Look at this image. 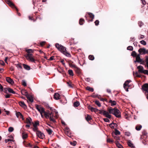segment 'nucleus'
Segmentation results:
<instances>
[{"instance_id":"f257e3e1","label":"nucleus","mask_w":148,"mask_h":148,"mask_svg":"<svg viewBox=\"0 0 148 148\" xmlns=\"http://www.w3.org/2000/svg\"><path fill=\"white\" fill-rule=\"evenodd\" d=\"M56 47L60 51L62 52L63 54L67 57H71L70 54L66 50L65 47L58 44L57 43L56 44Z\"/></svg>"},{"instance_id":"f03ea898","label":"nucleus","mask_w":148,"mask_h":148,"mask_svg":"<svg viewBox=\"0 0 148 148\" xmlns=\"http://www.w3.org/2000/svg\"><path fill=\"white\" fill-rule=\"evenodd\" d=\"M108 111L110 114H113L116 117L120 118L121 117L120 111L116 108H109L108 109Z\"/></svg>"},{"instance_id":"7ed1b4c3","label":"nucleus","mask_w":148,"mask_h":148,"mask_svg":"<svg viewBox=\"0 0 148 148\" xmlns=\"http://www.w3.org/2000/svg\"><path fill=\"white\" fill-rule=\"evenodd\" d=\"M45 117L47 119L49 118L50 120L53 122L55 123L56 122V121L53 118V115L52 113L50 112L49 111L48 112V113H45Z\"/></svg>"},{"instance_id":"20e7f679","label":"nucleus","mask_w":148,"mask_h":148,"mask_svg":"<svg viewBox=\"0 0 148 148\" xmlns=\"http://www.w3.org/2000/svg\"><path fill=\"white\" fill-rule=\"evenodd\" d=\"M27 60L31 62L36 63V60L34 58L33 55L31 53H28L25 56Z\"/></svg>"},{"instance_id":"39448f33","label":"nucleus","mask_w":148,"mask_h":148,"mask_svg":"<svg viewBox=\"0 0 148 148\" xmlns=\"http://www.w3.org/2000/svg\"><path fill=\"white\" fill-rule=\"evenodd\" d=\"M100 114H103L104 116L106 117L107 118H108L109 119H111V116L109 114V113H110L109 112H108L107 111L104 110H100Z\"/></svg>"},{"instance_id":"423d86ee","label":"nucleus","mask_w":148,"mask_h":148,"mask_svg":"<svg viewBox=\"0 0 148 148\" xmlns=\"http://www.w3.org/2000/svg\"><path fill=\"white\" fill-rule=\"evenodd\" d=\"M36 108L40 112V113H43L44 114V116H45V113H48L47 112H46L45 111L44 109L42 107L38 105H36Z\"/></svg>"},{"instance_id":"0eeeda50","label":"nucleus","mask_w":148,"mask_h":148,"mask_svg":"<svg viewBox=\"0 0 148 148\" xmlns=\"http://www.w3.org/2000/svg\"><path fill=\"white\" fill-rule=\"evenodd\" d=\"M39 124V122L38 121H36L34 123H33V126L34 127L33 128V130L35 132L38 131V126Z\"/></svg>"},{"instance_id":"6e6552de","label":"nucleus","mask_w":148,"mask_h":148,"mask_svg":"<svg viewBox=\"0 0 148 148\" xmlns=\"http://www.w3.org/2000/svg\"><path fill=\"white\" fill-rule=\"evenodd\" d=\"M36 134L39 138L41 139H43L44 138L45 135L44 134L39 131H38L36 132Z\"/></svg>"},{"instance_id":"1a4fd4ad","label":"nucleus","mask_w":148,"mask_h":148,"mask_svg":"<svg viewBox=\"0 0 148 148\" xmlns=\"http://www.w3.org/2000/svg\"><path fill=\"white\" fill-rule=\"evenodd\" d=\"M140 55H142L147 53V50L144 48H140L138 50Z\"/></svg>"},{"instance_id":"9d476101","label":"nucleus","mask_w":148,"mask_h":148,"mask_svg":"<svg viewBox=\"0 0 148 148\" xmlns=\"http://www.w3.org/2000/svg\"><path fill=\"white\" fill-rule=\"evenodd\" d=\"M131 82V81L130 80H127L125 81L123 84V87L126 90V91L127 92L128 91V88H127V86H129L128 84L129 83Z\"/></svg>"},{"instance_id":"9b49d317","label":"nucleus","mask_w":148,"mask_h":148,"mask_svg":"<svg viewBox=\"0 0 148 148\" xmlns=\"http://www.w3.org/2000/svg\"><path fill=\"white\" fill-rule=\"evenodd\" d=\"M6 2L12 8H15L14 4L10 0H5Z\"/></svg>"},{"instance_id":"f8f14e48","label":"nucleus","mask_w":148,"mask_h":148,"mask_svg":"<svg viewBox=\"0 0 148 148\" xmlns=\"http://www.w3.org/2000/svg\"><path fill=\"white\" fill-rule=\"evenodd\" d=\"M6 81L9 83L11 84H14V82L13 80L10 77H7L6 78Z\"/></svg>"},{"instance_id":"ddd939ff","label":"nucleus","mask_w":148,"mask_h":148,"mask_svg":"<svg viewBox=\"0 0 148 148\" xmlns=\"http://www.w3.org/2000/svg\"><path fill=\"white\" fill-rule=\"evenodd\" d=\"M143 89L145 91L148 92V84H145L142 86Z\"/></svg>"},{"instance_id":"4468645a","label":"nucleus","mask_w":148,"mask_h":148,"mask_svg":"<svg viewBox=\"0 0 148 148\" xmlns=\"http://www.w3.org/2000/svg\"><path fill=\"white\" fill-rule=\"evenodd\" d=\"M136 57V60L135 61V62H142V60L141 59L140 57V55L138 54L137 55Z\"/></svg>"},{"instance_id":"2eb2a0df","label":"nucleus","mask_w":148,"mask_h":148,"mask_svg":"<svg viewBox=\"0 0 148 148\" xmlns=\"http://www.w3.org/2000/svg\"><path fill=\"white\" fill-rule=\"evenodd\" d=\"M26 96L27 99L29 101L32 102L34 101L33 99L32 96L28 94H26Z\"/></svg>"},{"instance_id":"dca6fc26","label":"nucleus","mask_w":148,"mask_h":148,"mask_svg":"<svg viewBox=\"0 0 148 148\" xmlns=\"http://www.w3.org/2000/svg\"><path fill=\"white\" fill-rule=\"evenodd\" d=\"M65 132L66 134L68 136L70 137H71V134H70V132L69 129H65Z\"/></svg>"},{"instance_id":"f3484780","label":"nucleus","mask_w":148,"mask_h":148,"mask_svg":"<svg viewBox=\"0 0 148 148\" xmlns=\"http://www.w3.org/2000/svg\"><path fill=\"white\" fill-rule=\"evenodd\" d=\"M16 115L17 117L20 118L22 119L23 120H24L23 116L22 114L19 112H17L16 113Z\"/></svg>"},{"instance_id":"a211bd4d","label":"nucleus","mask_w":148,"mask_h":148,"mask_svg":"<svg viewBox=\"0 0 148 148\" xmlns=\"http://www.w3.org/2000/svg\"><path fill=\"white\" fill-rule=\"evenodd\" d=\"M54 99L56 100L60 99V95L58 93H56L54 95Z\"/></svg>"},{"instance_id":"6ab92c4d","label":"nucleus","mask_w":148,"mask_h":148,"mask_svg":"<svg viewBox=\"0 0 148 148\" xmlns=\"http://www.w3.org/2000/svg\"><path fill=\"white\" fill-rule=\"evenodd\" d=\"M9 137L10 138L5 139V142L6 143H7L9 141L10 142H14V140H13V138L12 136H9Z\"/></svg>"},{"instance_id":"aec40b11","label":"nucleus","mask_w":148,"mask_h":148,"mask_svg":"<svg viewBox=\"0 0 148 148\" xmlns=\"http://www.w3.org/2000/svg\"><path fill=\"white\" fill-rule=\"evenodd\" d=\"M19 104L21 107L24 109L26 108V106L23 102L21 101L19 102Z\"/></svg>"},{"instance_id":"412c9836","label":"nucleus","mask_w":148,"mask_h":148,"mask_svg":"<svg viewBox=\"0 0 148 148\" xmlns=\"http://www.w3.org/2000/svg\"><path fill=\"white\" fill-rule=\"evenodd\" d=\"M137 69H138V71L139 72L142 73L143 72L144 69L142 66L140 65L138 66Z\"/></svg>"},{"instance_id":"4be33fe9","label":"nucleus","mask_w":148,"mask_h":148,"mask_svg":"<svg viewBox=\"0 0 148 148\" xmlns=\"http://www.w3.org/2000/svg\"><path fill=\"white\" fill-rule=\"evenodd\" d=\"M128 145L131 148H134V144L132 143L131 142V141L130 140H129L128 141L127 143Z\"/></svg>"},{"instance_id":"5701e85b","label":"nucleus","mask_w":148,"mask_h":148,"mask_svg":"<svg viewBox=\"0 0 148 148\" xmlns=\"http://www.w3.org/2000/svg\"><path fill=\"white\" fill-rule=\"evenodd\" d=\"M32 120L30 118H27L26 120V123L28 124H31V123Z\"/></svg>"},{"instance_id":"b1692460","label":"nucleus","mask_w":148,"mask_h":148,"mask_svg":"<svg viewBox=\"0 0 148 148\" xmlns=\"http://www.w3.org/2000/svg\"><path fill=\"white\" fill-rule=\"evenodd\" d=\"M109 102L111 103L112 106H115L116 104V102L115 101H112L110 100L109 101Z\"/></svg>"},{"instance_id":"393cba45","label":"nucleus","mask_w":148,"mask_h":148,"mask_svg":"<svg viewBox=\"0 0 148 148\" xmlns=\"http://www.w3.org/2000/svg\"><path fill=\"white\" fill-rule=\"evenodd\" d=\"M23 65L25 69L27 70H29L30 69V68L29 66L25 64H23Z\"/></svg>"},{"instance_id":"a878e982","label":"nucleus","mask_w":148,"mask_h":148,"mask_svg":"<svg viewBox=\"0 0 148 148\" xmlns=\"http://www.w3.org/2000/svg\"><path fill=\"white\" fill-rule=\"evenodd\" d=\"M6 89L10 93H11L12 94H15V92L12 89L10 88H6L5 89V90Z\"/></svg>"},{"instance_id":"bb28decb","label":"nucleus","mask_w":148,"mask_h":148,"mask_svg":"<svg viewBox=\"0 0 148 148\" xmlns=\"http://www.w3.org/2000/svg\"><path fill=\"white\" fill-rule=\"evenodd\" d=\"M115 144L116 146L119 148H123L122 145L119 143L117 141H115Z\"/></svg>"},{"instance_id":"cd10ccee","label":"nucleus","mask_w":148,"mask_h":148,"mask_svg":"<svg viewBox=\"0 0 148 148\" xmlns=\"http://www.w3.org/2000/svg\"><path fill=\"white\" fill-rule=\"evenodd\" d=\"M22 137L23 139L26 138L28 137V135L27 134L23 133L22 134Z\"/></svg>"},{"instance_id":"c85d7f7f","label":"nucleus","mask_w":148,"mask_h":148,"mask_svg":"<svg viewBox=\"0 0 148 148\" xmlns=\"http://www.w3.org/2000/svg\"><path fill=\"white\" fill-rule=\"evenodd\" d=\"M88 15L90 16V17L92 18V20L91 21H93V19H94V15L91 13H88Z\"/></svg>"},{"instance_id":"c756f323","label":"nucleus","mask_w":148,"mask_h":148,"mask_svg":"<svg viewBox=\"0 0 148 148\" xmlns=\"http://www.w3.org/2000/svg\"><path fill=\"white\" fill-rule=\"evenodd\" d=\"M86 90L92 92L94 91V89L92 88H90L89 86H87L86 88Z\"/></svg>"},{"instance_id":"7c9ffc66","label":"nucleus","mask_w":148,"mask_h":148,"mask_svg":"<svg viewBox=\"0 0 148 148\" xmlns=\"http://www.w3.org/2000/svg\"><path fill=\"white\" fill-rule=\"evenodd\" d=\"M86 119L87 121H89L92 119L91 117L89 115L87 114L86 117Z\"/></svg>"},{"instance_id":"2f4dec72","label":"nucleus","mask_w":148,"mask_h":148,"mask_svg":"<svg viewBox=\"0 0 148 148\" xmlns=\"http://www.w3.org/2000/svg\"><path fill=\"white\" fill-rule=\"evenodd\" d=\"M114 133H112V135L113 136V137H114V139L116 140H118L119 139V136H117V135H114Z\"/></svg>"},{"instance_id":"473e14b6","label":"nucleus","mask_w":148,"mask_h":148,"mask_svg":"<svg viewBox=\"0 0 148 148\" xmlns=\"http://www.w3.org/2000/svg\"><path fill=\"white\" fill-rule=\"evenodd\" d=\"M116 125V124L113 123H112L109 125L110 127L112 129L114 128V127Z\"/></svg>"},{"instance_id":"72a5a7b5","label":"nucleus","mask_w":148,"mask_h":148,"mask_svg":"<svg viewBox=\"0 0 148 148\" xmlns=\"http://www.w3.org/2000/svg\"><path fill=\"white\" fill-rule=\"evenodd\" d=\"M80 105L79 102L78 101L75 102L74 103V107H77L79 106Z\"/></svg>"},{"instance_id":"f704fd0d","label":"nucleus","mask_w":148,"mask_h":148,"mask_svg":"<svg viewBox=\"0 0 148 148\" xmlns=\"http://www.w3.org/2000/svg\"><path fill=\"white\" fill-rule=\"evenodd\" d=\"M114 133V135H120V132L116 129L115 130V133Z\"/></svg>"},{"instance_id":"c9c22d12","label":"nucleus","mask_w":148,"mask_h":148,"mask_svg":"<svg viewBox=\"0 0 148 148\" xmlns=\"http://www.w3.org/2000/svg\"><path fill=\"white\" fill-rule=\"evenodd\" d=\"M75 71L77 73L80 74L81 73L80 69L79 68L76 67Z\"/></svg>"},{"instance_id":"e433bc0d","label":"nucleus","mask_w":148,"mask_h":148,"mask_svg":"<svg viewBox=\"0 0 148 148\" xmlns=\"http://www.w3.org/2000/svg\"><path fill=\"white\" fill-rule=\"evenodd\" d=\"M26 51L28 53H33L34 51V50L32 49H28L26 50Z\"/></svg>"},{"instance_id":"4c0bfd02","label":"nucleus","mask_w":148,"mask_h":148,"mask_svg":"<svg viewBox=\"0 0 148 148\" xmlns=\"http://www.w3.org/2000/svg\"><path fill=\"white\" fill-rule=\"evenodd\" d=\"M21 93H22V94L23 95H25V96H26V94H28V93L25 90H22L21 91Z\"/></svg>"},{"instance_id":"58836bf2","label":"nucleus","mask_w":148,"mask_h":148,"mask_svg":"<svg viewBox=\"0 0 148 148\" xmlns=\"http://www.w3.org/2000/svg\"><path fill=\"white\" fill-rule=\"evenodd\" d=\"M142 127L141 125H137L136 127V129L138 131H139L140 130Z\"/></svg>"},{"instance_id":"ea45409f","label":"nucleus","mask_w":148,"mask_h":148,"mask_svg":"<svg viewBox=\"0 0 148 148\" xmlns=\"http://www.w3.org/2000/svg\"><path fill=\"white\" fill-rule=\"evenodd\" d=\"M68 73L69 75L71 76H73V71L72 70H68Z\"/></svg>"},{"instance_id":"a19ab883","label":"nucleus","mask_w":148,"mask_h":148,"mask_svg":"<svg viewBox=\"0 0 148 148\" xmlns=\"http://www.w3.org/2000/svg\"><path fill=\"white\" fill-rule=\"evenodd\" d=\"M84 20L82 18H81L79 20V24L80 25H82L83 24V22H84Z\"/></svg>"},{"instance_id":"79ce46f5","label":"nucleus","mask_w":148,"mask_h":148,"mask_svg":"<svg viewBox=\"0 0 148 148\" xmlns=\"http://www.w3.org/2000/svg\"><path fill=\"white\" fill-rule=\"evenodd\" d=\"M136 53L135 51H133L131 53V56L133 57H136L137 56Z\"/></svg>"},{"instance_id":"37998d69","label":"nucleus","mask_w":148,"mask_h":148,"mask_svg":"<svg viewBox=\"0 0 148 148\" xmlns=\"http://www.w3.org/2000/svg\"><path fill=\"white\" fill-rule=\"evenodd\" d=\"M88 58L90 60H92L94 59V57L93 55H90L88 56Z\"/></svg>"},{"instance_id":"c03bdc74","label":"nucleus","mask_w":148,"mask_h":148,"mask_svg":"<svg viewBox=\"0 0 148 148\" xmlns=\"http://www.w3.org/2000/svg\"><path fill=\"white\" fill-rule=\"evenodd\" d=\"M95 103L99 107H100L101 106V104L100 102L98 101H96L95 102Z\"/></svg>"},{"instance_id":"a18cd8bd","label":"nucleus","mask_w":148,"mask_h":148,"mask_svg":"<svg viewBox=\"0 0 148 148\" xmlns=\"http://www.w3.org/2000/svg\"><path fill=\"white\" fill-rule=\"evenodd\" d=\"M47 132L48 133L50 134L51 135L52 133V131L50 129H48L47 130Z\"/></svg>"},{"instance_id":"49530a36","label":"nucleus","mask_w":148,"mask_h":148,"mask_svg":"<svg viewBox=\"0 0 148 148\" xmlns=\"http://www.w3.org/2000/svg\"><path fill=\"white\" fill-rule=\"evenodd\" d=\"M138 25L140 27H141L143 25L144 23L141 21H139L138 22Z\"/></svg>"},{"instance_id":"de8ad7c7","label":"nucleus","mask_w":148,"mask_h":148,"mask_svg":"<svg viewBox=\"0 0 148 148\" xmlns=\"http://www.w3.org/2000/svg\"><path fill=\"white\" fill-rule=\"evenodd\" d=\"M8 131L10 132H12L14 130V128L12 127H10L8 130Z\"/></svg>"},{"instance_id":"09e8293b","label":"nucleus","mask_w":148,"mask_h":148,"mask_svg":"<svg viewBox=\"0 0 148 148\" xmlns=\"http://www.w3.org/2000/svg\"><path fill=\"white\" fill-rule=\"evenodd\" d=\"M127 49L128 50H129L130 51H132L133 50V47H132L131 46H129L127 47Z\"/></svg>"},{"instance_id":"8fccbe9b","label":"nucleus","mask_w":148,"mask_h":148,"mask_svg":"<svg viewBox=\"0 0 148 148\" xmlns=\"http://www.w3.org/2000/svg\"><path fill=\"white\" fill-rule=\"evenodd\" d=\"M67 83L69 87L71 88H73V86H72V84L71 83V82H67Z\"/></svg>"},{"instance_id":"3c124183","label":"nucleus","mask_w":148,"mask_h":148,"mask_svg":"<svg viewBox=\"0 0 148 148\" xmlns=\"http://www.w3.org/2000/svg\"><path fill=\"white\" fill-rule=\"evenodd\" d=\"M76 143L75 141H73V142H70V144L72 145L75 146L76 145Z\"/></svg>"},{"instance_id":"603ef678","label":"nucleus","mask_w":148,"mask_h":148,"mask_svg":"<svg viewBox=\"0 0 148 148\" xmlns=\"http://www.w3.org/2000/svg\"><path fill=\"white\" fill-rule=\"evenodd\" d=\"M140 42L142 45H145L146 44V42L144 40H142L140 41Z\"/></svg>"},{"instance_id":"864d4df0","label":"nucleus","mask_w":148,"mask_h":148,"mask_svg":"<svg viewBox=\"0 0 148 148\" xmlns=\"http://www.w3.org/2000/svg\"><path fill=\"white\" fill-rule=\"evenodd\" d=\"M22 85L24 86H27V84L26 82L24 80H22Z\"/></svg>"},{"instance_id":"5fc2aeb1","label":"nucleus","mask_w":148,"mask_h":148,"mask_svg":"<svg viewBox=\"0 0 148 148\" xmlns=\"http://www.w3.org/2000/svg\"><path fill=\"white\" fill-rule=\"evenodd\" d=\"M107 141L110 143H112L113 142V140L111 139L110 138H108L107 139Z\"/></svg>"},{"instance_id":"6e6d98bb","label":"nucleus","mask_w":148,"mask_h":148,"mask_svg":"<svg viewBox=\"0 0 148 148\" xmlns=\"http://www.w3.org/2000/svg\"><path fill=\"white\" fill-rule=\"evenodd\" d=\"M142 73L146 74L148 75V71L147 70H144L143 72Z\"/></svg>"},{"instance_id":"4d7b16f0","label":"nucleus","mask_w":148,"mask_h":148,"mask_svg":"<svg viewBox=\"0 0 148 148\" xmlns=\"http://www.w3.org/2000/svg\"><path fill=\"white\" fill-rule=\"evenodd\" d=\"M17 67L18 69H21L22 68V66L20 64H18Z\"/></svg>"},{"instance_id":"13d9d810","label":"nucleus","mask_w":148,"mask_h":148,"mask_svg":"<svg viewBox=\"0 0 148 148\" xmlns=\"http://www.w3.org/2000/svg\"><path fill=\"white\" fill-rule=\"evenodd\" d=\"M103 119L104 121L105 122H109L110 121V120L108 118H104Z\"/></svg>"},{"instance_id":"bf43d9fd","label":"nucleus","mask_w":148,"mask_h":148,"mask_svg":"<svg viewBox=\"0 0 148 148\" xmlns=\"http://www.w3.org/2000/svg\"><path fill=\"white\" fill-rule=\"evenodd\" d=\"M98 110L96 108H93L92 109V111L94 112H97Z\"/></svg>"},{"instance_id":"052dcab7","label":"nucleus","mask_w":148,"mask_h":148,"mask_svg":"<svg viewBox=\"0 0 148 148\" xmlns=\"http://www.w3.org/2000/svg\"><path fill=\"white\" fill-rule=\"evenodd\" d=\"M99 21L98 20H97L95 22V25L96 26H97L99 25Z\"/></svg>"},{"instance_id":"680f3d73","label":"nucleus","mask_w":148,"mask_h":148,"mask_svg":"<svg viewBox=\"0 0 148 148\" xmlns=\"http://www.w3.org/2000/svg\"><path fill=\"white\" fill-rule=\"evenodd\" d=\"M145 62H146V66L148 69V58H147L145 60Z\"/></svg>"},{"instance_id":"e2e57ef3","label":"nucleus","mask_w":148,"mask_h":148,"mask_svg":"<svg viewBox=\"0 0 148 148\" xmlns=\"http://www.w3.org/2000/svg\"><path fill=\"white\" fill-rule=\"evenodd\" d=\"M27 147H32V145L30 143H28L26 146Z\"/></svg>"},{"instance_id":"0e129e2a","label":"nucleus","mask_w":148,"mask_h":148,"mask_svg":"<svg viewBox=\"0 0 148 148\" xmlns=\"http://www.w3.org/2000/svg\"><path fill=\"white\" fill-rule=\"evenodd\" d=\"M0 91L2 92L3 91V87L0 84Z\"/></svg>"},{"instance_id":"69168bd1","label":"nucleus","mask_w":148,"mask_h":148,"mask_svg":"<svg viewBox=\"0 0 148 148\" xmlns=\"http://www.w3.org/2000/svg\"><path fill=\"white\" fill-rule=\"evenodd\" d=\"M45 43V41L42 42L40 43V45H41V46H43Z\"/></svg>"},{"instance_id":"338daca9","label":"nucleus","mask_w":148,"mask_h":148,"mask_svg":"<svg viewBox=\"0 0 148 148\" xmlns=\"http://www.w3.org/2000/svg\"><path fill=\"white\" fill-rule=\"evenodd\" d=\"M10 95L9 94H7L5 95V96L6 98H9L10 97Z\"/></svg>"},{"instance_id":"774afa93","label":"nucleus","mask_w":148,"mask_h":148,"mask_svg":"<svg viewBox=\"0 0 148 148\" xmlns=\"http://www.w3.org/2000/svg\"><path fill=\"white\" fill-rule=\"evenodd\" d=\"M54 58V56H52L50 57V58L49 59V60H53Z\"/></svg>"}]
</instances>
